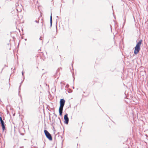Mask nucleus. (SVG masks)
<instances>
[{"label":"nucleus","mask_w":148,"mask_h":148,"mask_svg":"<svg viewBox=\"0 0 148 148\" xmlns=\"http://www.w3.org/2000/svg\"><path fill=\"white\" fill-rule=\"evenodd\" d=\"M65 103V101L63 99H61L60 101V106L59 108V113L60 115L61 116L62 113L63 108Z\"/></svg>","instance_id":"nucleus-1"},{"label":"nucleus","mask_w":148,"mask_h":148,"mask_svg":"<svg viewBox=\"0 0 148 148\" xmlns=\"http://www.w3.org/2000/svg\"><path fill=\"white\" fill-rule=\"evenodd\" d=\"M142 42V40H140L137 44L135 47L134 51V53L135 54H137L139 52L140 49V46Z\"/></svg>","instance_id":"nucleus-2"},{"label":"nucleus","mask_w":148,"mask_h":148,"mask_svg":"<svg viewBox=\"0 0 148 148\" xmlns=\"http://www.w3.org/2000/svg\"><path fill=\"white\" fill-rule=\"evenodd\" d=\"M44 132L47 138H48L49 140H51L52 139V138L51 134L48 132L47 130H44Z\"/></svg>","instance_id":"nucleus-3"},{"label":"nucleus","mask_w":148,"mask_h":148,"mask_svg":"<svg viewBox=\"0 0 148 148\" xmlns=\"http://www.w3.org/2000/svg\"><path fill=\"white\" fill-rule=\"evenodd\" d=\"M64 123L66 124H68L69 123V119L68 117V114H66L64 116Z\"/></svg>","instance_id":"nucleus-4"},{"label":"nucleus","mask_w":148,"mask_h":148,"mask_svg":"<svg viewBox=\"0 0 148 148\" xmlns=\"http://www.w3.org/2000/svg\"><path fill=\"white\" fill-rule=\"evenodd\" d=\"M50 27H51L52 26V18L51 13V16L50 17Z\"/></svg>","instance_id":"nucleus-5"},{"label":"nucleus","mask_w":148,"mask_h":148,"mask_svg":"<svg viewBox=\"0 0 148 148\" xmlns=\"http://www.w3.org/2000/svg\"><path fill=\"white\" fill-rule=\"evenodd\" d=\"M1 126L2 129L3 130V131L5 130V126L4 124L1 125Z\"/></svg>","instance_id":"nucleus-6"},{"label":"nucleus","mask_w":148,"mask_h":148,"mask_svg":"<svg viewBox=\"0 0 148 148\" xmlns=\"http://www.w3.org/2000/svg\"><path fill=\"white\" fill-rule=\"evenodd\" d=\"M125 22H126V18H125V19H124V23H123V26H124V25H125Z\"/></svg>","instance_id":"nucleus-7"},{"label":"nucleus","mask_w":148,"mask_h":148,"mask_svg":"<svg viewBox=\"0 0 148 148\" xmlns=\"http://www.w3.org/2000/svg\"><path fill=\"white\" fill-rule=\"evenodd\" d=\"M0 123L1 124V125H3V124H4V121H3H3H0Z\"/></svg>","instance_id":"nucleus-8"},{"label":"nucleus","mask_w":148,"mask_h":148,"mask_svg":"<svg viewBox=\"0 0 148 148\" xmlns=\"http://www.w3.org/2000/svg\"><path fill=\"white\" fill-rule=\"evenodd\" d=\"M3 121V120L2 119V118L1 117V116L0 117V121Z\"/></svg>","instance_id":"nucleus-9"},{"label":"nucleus","mask_w":148,"mask_h":148,"mask_svg":"<svg viewBox=\"0 0 148 148\" xmlns=\"http://www.w3.org/2000/svg\"><path fill=\"white\" fill-rule=\"evenodd\" d=\"M35 22H36V23H39V21H38L37 20H36L35 21Z\"/></svg>","instance_id":"nucleus-10"},{"label":"nucleus","mask_w":148,"mask_h":148,"mask_svg":"<svg viewBox=\"0 0 148 148\" xmlns=\"http://www.w3.org/2000/svg\"><path fill=\"white\" fill-rule=\"evenodd\" d=\"M22 75H23V71L22 72Z\"/></svg>","instance_id":"nucleus-11"},{"label":"nucleus","mask_w":148,"mask_h":148,"mask_svg":"<svg viewBox=\"0 0 148 148\" xmlns=\"http://www.w3.org/2000/svg\"><path fill=\"white\" fill-rule=\"evenodd\" d=\"M74 0H73V3H74Z\"/></svg>","instance_id":"nucleus-12"},{"label":"nucleus","mask_w":148,"mask_h":148,"mask_svg":"<svg viewBox=\"0 0 148 148\" xmlns=\"http://www.w3.org/2000/svg\"><path fill=\"white\" fill-rule=\"evenodd\" d=\"M56 17H57V18H59V17L58 16H56Z\"/></svg>","instance_id":"nucleus-13"},{"label":"nucleus","mask_w":148,"mask_h":148,"mask_svg":"<svg viewBox=\"0 0 148 148\" xmlns=\"http://www.w3.org/2000/svg\"><path fill=\"white\" fill-rule=\"evenodd\" d=\"M21 148H23V146H21Z\"/></svg>","instance_id":"nucleus-14"},{"label":"nucleus","mask_w":148,"mask_h":148,"mask_svg":"<svg viewBox=\"0 0 148 148\" xmlns=\"http://www.w3.org/2000/svg\"><path fill=\"white\" fill-rule=\"evenodd\" d=\"M110 26L111 29V30H112V27H111V25H110Z\"/></svg>","instance_id":"nucleus-15"},{"label":"nucleus","mask_w":148,"mask_h":148,"mask_svg":"<svg viewBox=\"0 0 148 148\" xmlns=\"http://www.w3.org/2000/svg\"><path fill=\"white\" fill-rule=\"evenodd\" d=\"M11 36V37H14V36Z\"/></svg>","instance_id":"nucleus-16"},{"label":"nucleus","mask_w":148,"mask_h":148,"mask_svg":"<svg viewBox=\"0 0 148 148\" xmlns=\"http://www.w3.org/2000/svg\"><path fill=\"white\" fill-rule=\"evenodd\" d=\"M41 38H42L40 37V39H40V40H42V39H41Z\"/></svg>","instance_id":"nucleus-17"},{"label":"nucleus","mask_w":148,"mask_h":148,"mask_svg":"<svg viewBox=\"0 0 148 148\" xmlns=\"http://www.w3.org/2000/svg\"><path fill=\"white\" fill-rule=\"evenodd\" d=\"M9 34L10 35H11V33H9Z\"/></svg>","instance_id":"nucleus-18"},{"label":"nucleus","mask_w":148,"mask_h":148,"mask_svg":"<svg viewBox=\"0 0 148 148\" xmlns=\"http://www.w3.org/2000/svg\"><path fill=\"white\" fill-rule=\"evenodd\" d=\"M24 40H27V39L26 38Z\"/></svg>","instance_id":"nucleus-19"},{"label":"nucleus","mask_w":148,"mask_h":148,"mask_svg":"<svg viewBox=\"0 0 148 148\" xmlns=\"http://www.w3.org/2000/svg\"><path fill=\"white\" fill-rule=\"evenodd\" d=\"M42 25H44V26H45V25H44L43 23H42Z\"/></svg>","instance_id":"nucleus-20"},{"label":"nucleus","mask_w":148,"mask_h":148,"mask_svg":"<svg viewBox=\"0 0 148 148\" xmlns=\"http://www.w3.org/2000/svg\"><path fill=\"white\" fill-rule=\"evenodd\" d=\"M22 39H23V37H22Z\"/></svg>","instance_id":"nucleus-21"},{"label":"nucleus","mask_w":148,"mask_h":148,"mask_svg":"<svg viewBox=\"0 0 148 148\" xmlns=\"http://www.w3.org/2000/svg\"><path fill=\"white\" fill-rule=\"evenodd\" d=\"M113 6H112V8H113Z\"/></svg>","instance_id":"nucleus-22"}]
</instances>
